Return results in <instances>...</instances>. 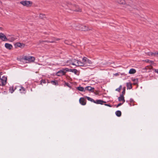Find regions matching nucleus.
I'll list each match as a JSON object with an SVG mask.
<instances>
[{
    "mask_svg": "<svg viewBox=\"0 0 158 158\" xmlns=\"http://www.w3.org/2000/svg\"><path fill=\"white\" fill-rule=\"evenodd\" d=\"M35 60V58L31 56H25L22 59V61L26 63H29L33 62Z\"/></svg>",
    "mask_w": 158,
    "mask_h": 158,
    "instance_id": "obj_1",
    "label": "nucleus"
},
{
    "mask_svg": "<svg viewBox=\"0 0 158 158\" xmlns=\"http://www.w3.org/2000/svg\"><path fill=\"white\" fill-rule=\"evenodd\" d=\"M81 63L83 64L82 66H90L93 64V62L87 57H84L82 59Z\"/></svg>",
    "mask_w": 158,
    "mask_h": 158,
    "instance_id": "obj_2",
    "label": "nucleus"
},
{
    "mask_svg": "<svg viewBox=\"0 0 158 158\" xmlns=\"http://www.w3.org/2000/svg\"><path fill=\"white\" fill-rule=\"evenodd\" d=\"M0 80L1 81H0V85H5L6 83L7 77L5 76H3L1 73L0 74Z\"/></svg>",
    "mask_w": 158,
    "mask_h": 158,
    "instance_id": "obj_3",
    "label": "nucleus"
},
{
    "mask_svg": "<svg viewBox=\"0 0 158 158\" xmlns=\"http://www.w3.org/2000/svg\"><path fill=\"white\" fill-rule=\"evenodd\" d=\"M20 3L23 5L27 7H30L31 6L32 4V2L28 1H23L20 2Z\"/></svg>",
    "mask_w": 158,
    "mask_h": 158,
    "instance_id": "obj_4",
    "label": "nucleus"
},
{
    "mask_svg": "<svg viewBox=\"0 0 158 158\" xmlns=\"http://www.w3.org/2000/svg\"><path fill=\"white\" fill-rule=\"evenodd\" d=\"M77 30H82L83 31H88L91 30V29H89L87 27L85 26L79 24L78 25V27L76 28Z\"/></svg>",
    "mask_w": 158,
    "mask_h": 158,
    "instance_id": "obj_5",
    "label": "nucleus"
},
{
    "mask_svg": "<svg viewBox=\"0 0 158 158\" xmlns=\"http://www.w3.org/2000/svg\"><path fill=\"white\" fill-rule=\"evenodd\" d=\"M71 64L73 65H75L77 66H82L83 64L81 62L75 59L72 60Z\"/></svg>",
    "mask_w": 158,
    "mask_h": 158,
    "instance_id": "obj_6",
    "label": "nucleus"
},
{
    "mask_svg": "<svg viewBox=\"0 0 158 158\" xmlns=\"http://www.w3.org/2000/svg\"><path fill=\"white\" fill-rule=\"evenodd\" d=\"M68 68H65L58 71L56 73V75L58 76H62L65 74L66 72L65 71H68Z\"/></svg>",
    "mask_w": 158,
    "mask_h": 158,
    "instance_id": "obj_7",
    "label": "nucleus"
},
{
    "mask_svg": "<svg viewBox=\"0 0 158 158\" xmlns=\"http://www.w3.org/2000/svg\"><path fill=\"white\" fill-rule=\"evenodd\" d=\"M0 40L3 41H7V38L2 33H0Z\"/></svg>",
    "mask_w": 158,
    "mask_h": 158,
    "instance_id": "obj_8",
    "label": "nucleus"
},
{
    "mask_svg": "<svg viewBox=\"0 0 158 158\" xmlns=\"http://www.w3.org/2000/svg\"><path fill=\"white\" fill-rule=\"evenodd\" d=\"M25 45V44L19 42L16 43L15 44V46L16 48H17V47H19L23 48L24 47Z\"/></svg>",
    "mask_w": 158,
    "mask_h": 158,
    "instance_id": "obj_9",
    "label": "nucleus"
},
{
    "mask_svg": "<svg viewBox=\"0 0 158 158\" xmlns=\"http://www.w3.org/2000/svg\"><path fill=\"white\" fill-rule=\"evenodd\" d=\"M79 102L82 105H85L86 104V101L84 98H81L79 99Z\"/></svg>",
    "mask_w": 158,
    "mask_h": 158,
    "instance_id": "obj_10",
    "label": "nucleus"
},
{
    "mask_svg": "<svg viewBox=\"0 0 158 158\" xmlns=\"http://www.w3.org/2000/svg\"><path fill=\"white\" fill-rule=\"evenodd\" d=\"M118 101L120 102H122V103H124L125 101L124 95L123 94H121L120 96L118 98Z\"/></svg>",
    "mask_w": 158,
    "mask_h": 158,
    "instance_id": "obj_11",
    "label": "nucleus"
},
{
    "mask_svg": "<svg viewBox=\"0 0 158 158\" xmlns=\"http://www.w3.org/2000/svg\"><path fill=\"white\" fill-rule=\"evenodd\" d=\"M106 102L103 101L101 100H97L96 101H94V103L97 104H103V103H105Z\"/></svg>",
    "mask_w": 158,
    "mask_h": 158,
    "instance_id": "obj_12",
    "label": "nucleus"
},
{
    "mask_svg": "<svg viewBox=\"0 0 158 158\" xmlns=\"http://www.w3.org/2000/svg\"><path fill=\"white\" fill-rule=\"evenodd\" d=\"M5 46L7 49L9 50L13 48L12 45L8 43H6L5 45Z\"/></svg>",
    "mask_w": 158,
    "mask_h": 158,
    "instance_id": "obj_13",
    "label": "nucleus"
},
{
    "mask_svg": "<svg viewBox=\"0 0 158 158\" xmlns=\"http://www.w3.org/2000/svg\"><path fill=\"white\" fill-rule=\"evenodd\" d=\"M94 88H93L90 86H88L86 87L85 88V91L86 90H88L89 91H90L91 92H94Z\"/></svg>",
    "mask_w": 158,
    "mask_h": 158,
    "instance_id": "obj_14",
    "label": "nucleus"
},
{
    "mask_svg": "<svg viewBox=\"0 0 158 158\" xmlns=\"http://www.w3.org/2000/svg\"><path fill=\"white\" fill-rule=\"evenodd\" d=\"M17 38L14 36H11L7 38V41L10 42H13Z\"/></svg>",
    "mask_w": 158,
    "mask_h": 158,
    "instance_id": "obj_15",
    "label": "nucleus"
},
{
    "mask_svg": "<svg viewBox=\"0 0 158 158\" xmlns=\"http://www.w3.org/2000/svg\"><path fill=\"white\" fill-rule=\"evenodd\" d=\"M136 72V71L135 69H131L130 70L129 73L130 74H133L135 73Z\"/></svg>",
    "mask_w": 158,
    "mask_h": 158,
    "instance_id": "obj_16",
    "label": "nucleus"
},
{
    "mask_svg": "<svg viewBox=\"0 0 158 158\" xmlns=\"http://www.w3.org/2000/svg\"><path fill=\"white\" fill-rule=\"evenodd\" d=\"M127 89H131L132 88V84L130 82L127 83Z\"/></svg>",
    "mask_w": 158,
    "mask_h": 158,
    "instance_id": "obj_17",
    "label": "nucleus"
},
{
    "mask_svg": "<svg viewBox=\"0 0 158 158\" xmlns=\"http://www.w3.org/2000/svg\"><path fill=\"white\" fill-rule=\"evenodd\" d=\"M77 89L79 91H85V88L84 89L83 87L81 86L78 87L77 88Z\"/></svg>",
    "mask_w": 158,
    "mask_h": 158,
    "instance_id": "obj_18",
    "label": "nucleus"
},
{
    "mask_svg": "<svg viewBox=\"0 0 158 158\" xmlns=\"http://www.w3.org/2000/svg\"><path fill=\"white\" fill-rule=\"evenodd\" d=\"M116 2L120 4H123L125 3V1L124 0H116Z\"/></svg>",
    "mask_w": 158,
    "mask_h": 158,
    "instance_id": "obj_19",
    "label": "nucleus"
},
{
    "mask_svg": "<svg viewBox=\"0 0 158 158\" xmlns=\"http://www.w3.org/2000/svg\"><path fill=\"white\" fill-rule=\"evenodd\" d=\"M147 55L150 56H155V52H149L147 53Z\"/></svg>",
    "mask_w": 158,
    "mask_h": 158,
    "instance_id": "obj_20",
    "label": "nucleus"
},
{
    "mask_svg": "<svg viewBox=\"0 0 158 158\" xmlns=\"http://www.w3.org/2000/svg\"><path fill=\"white\" fill-rule=\"evenodd\" d=\"M116 115L118 117H120L121 115V112L119 110H118L115 112Z\"/></svg>",
    "mask_w": 158,
    "mask_h": 158,
    "instance_id": "obj_21",
    "label": "nucleus"
},
{
    "mask_svg": "<svg viewBox=\"0 0 158 158\" xmlns=\"http://www.w3.org/2000/svg\"><path fill=\"white\" fill-rule=\"evenodd\" d=\"M19 90L22 93L25 94L26 92L25 89L23 87H21V89H19Z\"/></svg>",
    "mask_w": 158,
    "mask_h": 158,
    "instance_id": "obj_22",
    "label": "nucleus"
},
{
    "mask_svg": "<svg viewBox=\"0 0 158 158\" xmlns=\"http://www.w3.org/2000/svg\"><path fill=\"white\" fill-rule=\"evenodd\" d=\"M50 82L52 84V85H58V82L56 80L51 81Z\"/></svg>",
    "mask_w": 158,
    "mask_h": 158,
    "instance_id": "obj_23",
    "label": "nucleus"
},
{
    "mask_svg": "<svg viewBox=\"0 0 158 158\" xmlns=\"http://www.w3.org/2000/svg\"><path fill=\"white\" fill-rule=\"evenodd\" d=\"M85 98L87 99L88 100L90 101L91 102H94V99L89 97L85 96Z\"/></svg>",
    "mask_w": 158,
    "mask_h": 158,
    "instance_id": "obj_24",
    "label": "nucleus"
},
{
    "mask_svg": "<svg viewBox=\"0 0 158 158\" xmlns=\"http://www.w3.org/2000/svg\"><path fill=\"white\" fill-rule=\"evenodd\" d=\"M130 102L129 103V105L130 106H134L135 105V104H134L135 102L133 101V100L131 99L130 100Z\"/></svg>",
    "mask_w": 158,
    "mask_h": 158,
    "instance_id": "obj_25",
    "label": "nucleus"
},
{
    "mask_svg": "<svg viewBox=\"0 0 158 158\" xmlns=\"http://www.w3.org/2000/svg\"><path fill=\"white\" fill-rule=\"evenodd\" d=\"M70 71L74 73L75 74H77L78 72V71L76 69H71Z\"/></svg>",
    "mask_w": 158,
    "mask_h": 158,
    "instance_id": "obj_26",
    "label": "nucleus"
},
{
    "mask_svg": "<svg viewBox=\"0 0 158 158\" xmlns=\"http://www.w3.org/2000/svg\"><path fill=\"white\" fill-rule=\"evenodd\" d=\"M60 40V39H59V38H54V40H53L52 41H48V42H50V43H53V42H55V41L59 40Z\"/></svg>",
    "mask_w": 158,
    "mask_h": 158,
    "instance_id": "obj_27",
    "label": "nucleus"
},
{
    "mask_svg": "<svg viewBox=\"0 0 158 158\" xmlns=\"http://www.w3.org/2000/svg\"><path fill=\"white\" fill-rule=\"evenodd\" d=\"M77 8L75 9H73V10L76 11H78V12H81V9L80 8H78V7H77Z\"/></svg>",
    "mask_w": 158,
    "mask_h": 158,
    "instance_id": "obj_28",
    "label": "nucleus"
},
{
    "mask_svg": "<svg viewBox=\"0 0 158 158\" xmlns=\"http://www.w3.org/2000/svg\"><path fill=\"white\" fill-rule=\"evenodd\" d=\"M122 85H121L119 86V87L118 88L116 89L115 90L116 91H118V92H120V90L122 89Z\"/></svg>",
    "mask_w": 158,
    "mask_h": 158,
    "instance_id": "obj_29",
    "label": "nucleus"
},
{
    "mask_svg": "<svg viewBox=\"0 0 158 158\" xmlns=\"http://www.w3.org/2000/svg\"><path fill=\"white\" fill-rule=\"evenodd\" d=\"M9 91L11 93H13L14 91V90L13 87H10L9 89Z\"/></svg>",
    "mask_w": 158,
    "mask_h": 158,
    "instance_id": "obj_30",
    "label": "nucleus"
},
{
    "mask_svg": "<svg viewBox=\"0 0 158 158\" xmlns=\"http://www.w3.org/2000/svg\"><path fill=\"white\" fill-rule=\"evenodd\" d=\"M133 81L134 82L133 83V84L134 85H136L137 84V82L138 81L137 79H134L133 80Z\"/></svg>",
    "mask_w": 158,
    "mask_h": 158,
    "instance_id": "obj_31",
    "label": "nucleus"
},
{
    "mask_svg": "<svg viewBox=\"0 0 158 158\" xmlns=\"http://www.w3.org/2000/svg\"><path fill=\"white\" fill-rule=\"evenodd\" d=\"M125 87H124L123 89V91L122 92V94L124 95L125 94Z\"/></svg>",
    "mask_w": 158,
    "mask_h": 158,
    "instance_id": "obj_32",
    "label": "nucleus"
},
{
    "mask_svg": "<svg viewBox=\"0 0 158 158\" xmlns=\"http://www.w3.org/2000/svg\"><path fill=\"white\" fill-rule=\"evenodd\" d=\"M40 84H42V83H46V81L44 80H42L40 81Z\"/></svg>",
    "mask_w": 158,
    "mask_h": 158,
    "instance_id": "obj_33",
    "label": "nucleus"
},
{
    "mask_svg": "<svg viewBox=\"0 0 158 158\" xmlns=\"http://www.w3.org/2000/svg\"><path fill=\"white\" fill-rule=\"evenodd\" d=\"M64 86H67L68 87L70 88L71 86L69 85V84L68 83L65 82L64 84Z\"/></svg>",
    "mask_w": 158,
    "mask_h": 158,
    "instance_id": "obj_34",
    "label": "nucleus"
},
{
    "mask_svg": "<svg viewBox=\"0 0 158 158\" xmlns=\"http://www.w3.org/2000/svg\"><path fill=\"white\" fill-rule=\"evenodd\" d=\"M123 103H122V102H120V103L118 104L117 106V107H118L121 105H122Z\"/></svg>",
    "mask_w": 158,
    "mask_h": 158,
    "instance_id": "obj_35",
    "label": "nucleus"
},
{
    "mask_svg": "<svg viewBox=\"0 0 158 158\" xmlns=\"http://www.w3.org/2000/svg\"><path fill=\"white\" fill-rule=\"evenodd\" d=\"M155 56H158V52H155Z\"/></svg>",
    "mask_w": 158,
    "mask_h": 158,
    "instance_id": "obj_36",
    "label": "nucleus"
},
{
    "mask_svg": "<svg viewBox=\"0 0 158 158\" xmlns=\"http://www.w3.org/2000/svg\"><path fill=\"white\" fill-rule=\"evenodd\" d=\"M44 15L43 14H41L40 15V17L43 18L44 16Z\"/></svg>",
    "mask_w": 158,
    "mask_h": 158,
    "instance_id": "obj_37",
    "label": "nucleus"
},
{
    "mask_svg": "<svg viewBox=\"0 0 158 158\" xmlns=\"http://www.w3.org/2000/svg\"><path fill=\"white\" fill-rule=\"evenodd\" d=\"M0 30L1 31H3L4 30V29L3 27H0Z\"/></svg>",
    "mask_w": 158,
    "mask_h": 158,
    "instance_id": "obj_38",
    "label": "nucleus"
},
{
    "mask_svg": "<svg viewBox=\"0 0 158 158\" xmlns=\"http://www.w3.org/2000/svg\"><path fill=\"white\" fill-rule=\"evenodd\" d=\"M155 72L158 74V69H154Z\"/></svg>",
    "mask_w": 158,
    "mask_h": 158,
    "instance_id": "obj_39",
    "label": "nucleus"
},
{
    "mask_svg": "<svg viewBox=\"0 0 158 158\" xmlns=\"http://www.w3.org/2000/svg\"><path fill=\"white\" fill-rule=\"evenodd\" d=\"M146 62H151V60H146Z\"/></svg>",
    "mask_w": 158,
    "mask_h": 158,
    "instance_id": "obj_40",
    "label": "nucleus"
},
{
    "mask_svg": "<svg viewBox=\"0 0 158 158\" xmlns=\"http://www.w3.org/2000/svg\"><path fill=\"white\" fill-rule=\"evenodd\" d=\"M106 106H110V107H111V106L109 105H108V104H106L105 105Z\"/></svg>",
    "mask_w": 158,
    "mask_h": 158,
    "instance_id": "obj_41",
    "label": "nucleus"
},
{
    "mask_svg": "<svg viewBox=\"0 0 158 158\" xmlns=\"http://www.w3.org/2000/svg\"><path fill=\"white\" fill-rule=\"evenodd\" d=\"M115 75H118V73H116V74H115Z\"/></svg>",
    "mask_w": 158,
    "mask_h": 158,
    "instance_id": "obj_42",
    "label": "nucleus"
}]
</instances>
